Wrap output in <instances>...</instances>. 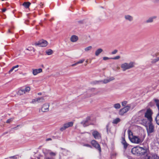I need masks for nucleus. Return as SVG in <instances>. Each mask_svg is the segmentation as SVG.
Segmentation results:
<instances>
[{
  "label": "nucleus",
  "mask_w": 159,
  "mask_h": 159,
  "mask_svg": "<svg viewBox=\"0 0 159 159\" xmlns=\"http://www.w3.org/2000/svg\"><path fill=\"white\" fill-rule=\"evenodd\" d=\"M85 61V59H83L79 60L77 62V63L78 64H80L82 63Z\"/></svg>",
  "instance_id": "32"
},
{
  "label": "nucleus",
  "mask_w": 159,
  "mask_h": 159,
  "mask_svg": "<svg viewBox=\"0 0 159 159\" xmlns=\"http://www.w3.org/2000/svg\"><path fill=\"white\" fill-rule=\"evenodd\" d=\"M129 140L131 142L136 144L141 143L143 141L139 137L136 136H134Z\"/></svg>",
  "instance_id": "8"
},
{
  "label": "nucleus",
  "mask_w": 159,
  "mask_h": 159,
  "mask_svg": "<svg viewBox=\"0 0 159 159\" xmlns=\"http://www.w3.org/2000/svg\"><path fill=\"white\" fill-rule=\"evenodd\" d=\"M128 131L129 138V139H130L132 137H133L134 136L133 135V133L130 130H128Z\"/></svg>",
  "instance_id": "23"
},
{
  "label": "nucleus",
  "mask_w": 159,
  "mask_h": 159,
  "mask_svg": "<svg viewBox=\"0 0 159 159\" xmlns=\"http://www.w3.org/2000/svg\"><path fill=\"white\" fill-rule=\"evenodd\" d=\"M26 50L30 51H33L34 52V48L32 47H28L26 49Z\"/></svg>",
  "instance_id": "29"
},
{
  "label": "nucleus",
  "mask_w": 159,
  "mask_h": 159,
  "mask_svg": "<svg viewBox=\"0 0 159 159\" xmlns=\"http://www.w3.org/2000/svg\"><path fill=\"white\" fill-rule=\"evenodd\" d=\"M159 61V57H157L156 58L152 60L151 61V63L152 64H154Z\"/></svg>",
  "instance_id": "28"
},
{
  "label": "nucleus",
  "mask_w": 159,
  "mask_h": 159,
  "mask_svg": "<svg viewBox=\"0 0 159 159\" xmlns=\"http://www.w3.org/2000/svg\"><path fill=\"white\" fill-rule=\"evenodd\" d=\"M152 20H147V23H151L152 22Z\"/></svg>",
  "instance_id": "47"
},
{
  "label": "nucleus",
  "mask_w": 159,
  "mask_h": 159,
  "mask_svg": "<svg viewBox=\"0 0 159 159\" xmlns=\"http://www.w3.org/2000/svg\"><path fill=\"white\" fill-rule=\"evenodd\" d=\"M49 104L48 103H46L44 104L42 106L39 111H41L43 112H47L49 110Z\"/></svg>",
  "instance_id": "9"
},
{
  "label": "nucleus",
  "mask_w": 159,
  "mask_h": 159,
  "mask_svg": "<svg viewBox=\"0 0 159 159\" xmlns=\"http://www.w3.org/2000/svg\"><path fill=\"white\" fill-rule=\"evenodd\" d=\"M156 18V17H155V16L152 17H151L150 18L149 20H152L153 19H155Z\"/></svg>",
  "instance_id": "42"
},
{
  "label": "nucleus",
  "mask_w": 159,
  "mask_h": 159,
  "mask_svg": "<svg viewBox=\"0 0 159 159\" xmlns=\"http://www.w3.org/2000/svg\"><path fill=\"white\" fill-rule=\"evenodd\" d=\"M121 143L124 146V147L125 149H126L127 148L128 144L127 143L124 138H122V140Z\"/></svg>",
  "instance_id": "18"
},
{
  "label": "nucleus",
  "mask_w": 159,
  "mask_h": 159,
  "mask_svg": "<svg viewBox=\"0 0 159 159\" xmlns=\"http://www.w3.org/2000/svg\"><path fill=\"white\" fill-rule=\"evenodd\" d=\"M78 63H77V62H76V63H74V64H72V65H71V66H75L77 65H78Z\"/></svg>",
  "instance_id": "43"
},
{
  "label": "nucleus",
  "mask_w": 159,
  "mask_h": 159,
  "mask_svg": "<svg viewBox=\"0 0 159 159\" xmlns=\"http://www.w3.org/2000/svg\"><path fill=\"white\" fill-rule=\"evenodd\" d=\"M38 95H42V93L40 92L39 93H38Z\"/></svg>",
  "instance_id": "48"
},
{
  "label": "nucleus",
  "mask_w": 159,
  "mask_h": 159,
  "mask_svg": "<svg viewBox=\"0 0 159 159\" xmlns=\"http://www.w3.org/2000/svg\"><path fill=\"white\" fill-rule=\"evenodd\" d=\"M46 53L48 55H51L53 53V51L51 49H49L46 51Z\"/></svg>",
  "instance_id": "26"
},
{
  "label": "nucleus",
  "mask_w": 159,
  "mask_h": 159,
  "mask_svg": "<svg viewBox=\"0 0 159 159\" xmlns=\"http://www.w3.org/2000/svg\"><path fill=\"white\" fill-rule=\"evenodd\" d=\"M116 68H117V69L119 70L120 69V68L118 66V67H117Z\"/></svg>",
  "instance_id": "49"
},
{
  "label": "nucleus",
  "mask_w": 159,
  "mask_h": 159,
  "mask_svg": "<svg viewBox=\"0 0 159 159\" xmlns=\"http://www.w3.org/2000/svg\"><path fill=\"white\" fill-rule=\"evenodd\" d=\"M110 58L107 57H104L103 58V59L104 60H106L109 59Z\"/></svg>",
  "instance_id": "38"
},
{
  "label": "nucleus",
  "mask_w": 159,
  "mask_h": 159,
  "mask_svg": "<svg viewBox=\"0 0 159 159\" xmlns=\"http://www.w3.org/2000/svg\"><path fill=\"white\" fill-rule=\"evenodd\" d=\"M50 154L51 155L54 156L55 155V154L54 152H51L50 153Z\"/></svg>",
  "instance_id": "45"
},
{
  "label": "nucleus",
  "mask_w": 159,
  "mask_h": 159,
  "mask_svg": "<svg viewBox=\"0 0 159 159\" xmlns=\"http://www.w3.org/2000/svg\"><path fill=\"white\" fill-rule=\"evenodd\" d=\"M9 32H10V30H9Z\"/></svg>",
  "instance_id": "52"
},
{
  "label": "nucleus",
  "mask_w": 159,
  "mask_h": 159,
  "mask_svg": "<svg viewBox=\"0 0 159 159\" xmlns=\"http://www.w3.org/2000/svg\"><path fill=\"white\" fill-rule=\"evenodd\" d=\"M128 102L127 101H125L122 102H121V104L122 106L125 107L127 104Z\"/></svg>",
  "instance_id": "33"
},
{
  "label": "nucleus",
  "mask_w": 159,
  "mask_h": 159,
  "mask_svg": "<svg viewBox=\"0 0 159 159\" xmlns=\"http://www.w3.org/2000/svg\"><path fill=\"white\" fill-rule=\"evenodd\" d=\"M153 112L152 110L149 108L148 109L145 113V117L147 118L148 122H152V115Z\"/></svg>",
  "instance_id": "3"
},
{
  "label": "nucleus",
  "mask_w": 159,
  "mask_h": 159,
  "mask_svg": "<svg viewBox=\"0 0 159 159\" xmlns=\"http://www.w3.org/2000/svg\"><path fill=\"white\" fill-rule=\"evenodd\" d=\"M103 49L101 48H99L97 49L95 52V55L98 56L99 54L103 52Z\"/></svg>",
  "instance_id": "20"
},
{
  "label": "nucleus",
  "mask_w": 159,
  "mask_h": 159,
  "mask_svg": "<svg viewBox=\"0 0 159 159\" xmlns=\"http://www.w3.org/2000/svg\"><path fill=\"white\" fill-rule=\"evenodd\" d=\"M46 159H50L49 158H46Z\"/></svg>",
  "instance_id": "51"
},
{
  "label": "nucleus",
  "mask_w": 159,
  "mask_h": 159,
  "mask_svg": "<svg viewBox=\"0 0 159 159\" xmlns=\"http://www.w3.org/2000/svg\"><path fill=\"white\" fill-rule=\"evenodd\" d=\"M84 146H86L88 147H90L91 146L89 144H85L84 145Z\"/></svg>",
  "instance_id": "40"
},
{
  "label": "nucleus",
  "mask_w": 159,
  "mask_h": 159,
  "mask_svg": "<svg viewBox=\"0 0 159 159\" xmlns=\"http://www.w3.org/2000/svg\"><path fill=\"white\" fill-rule=\"evenodd\" d=\"M109 124L108 123L107 124V125L106 126V129H107V131H108V128H109Z\"/></svg>",
  "instance_id": "39"
},
{
  "label": "nucleus",
  "mask_w": 159,
  "mask_h": 159,
  "mask_svg": "<svg viewBox=\"0 0 159 159\" xmlns=\"http://www.w3.org/2000/svg\"><path fill=\"white\" fill-rule=\"evenodd\" d=\"M79 39L78 37L75 35H72L70 38V41L73 43L76 42Z\"/></svg>",
  "instance_id": "16"
},
{
  "label": "nucleus",
  "mask_w": 159,
  "mask_h": 159,
  "mask_svg": "<svg viewBox=\"0 0 159 159\" xmlns=\"http://www.w3.org/2000/svg\"><path fill=\"white\" fill-rule=\"evenodd\" d=\"M45 101L43 97H39L32 100L31 103H36L43 102Z\"/></svg>",
  "instance_id": "10"
},
{
  "label": "nucleus",
  "mask_w": 159,
  "mask_h": 159,
  "mask_svg": "<svg viewBox=\"0 0 159 159\" xmlns=\"http://www.w3.org/2000/svg\"><path fill=\"white\" fill-rule=\"evenodd\" d=\"M81 124L83 125L84 127H86L89 125L88 121L87 120H85L81 122Z\"/></svg>",
  "instance_id": "21"
},
{
  "label": "nucleus",
  "mask_w": 159,
  "mask_h": 159,
  "mask_svg": "<svg viewBox=\"0 0 159 159\" xmlns=\"http://www.w3.org/2000/svg\"><path fill=\"white\" fill-rule=\"evenodd\" d=\"M134 62L131 61L129 63L124 62L122 63L120 65V67L123 71H125L134 67Z\"/></svg>",
  "instance_id": "2"
},
{
  "label": "nucleus",
  "mask_w": 159,
  "mask_h": 159,
  "mask_svg": "<svg viewBox=\"0 0 159 159\" xmlns=\"http://www.w3.org/2000/svg\"><path fill=\"white\" fill-rule=\"evenodd\" d=\"M91 144L96 148L98 149L99 152L101 151V148L98 143L95 140H92L91 142Z\"/></svg>",
  "instance_id": "12"
},
{
  "label": "nucleus",
  "mask_w": 159,
  "mask_h": 159,
  "mask_svg": "<svg viewBox=\"0 0 159 159\" xmlns=\"http://www.w3.org/2000/svg\"><path fill=\"white\" fill-rule=\"evenodd\" d=\"M158 55V53H155L154 54H153V55H152V56L153 57H156V56H157Z\"/></svg>",
  "instance_id": "44"
},
{
  "label": "nucleus",
  "mask_w": 159,
  "mask_h": 159,
  "mask_svg": "<svg viewBox=\"0 0 159 159\" xmlns=\"http://www.w3.org/2000/svg\"><path fill=\"white\" fill-rule=\"evenodd\" d=\"M18 94L19 95H23L25 93V91H24V89H21L19 90L18 91Z\"/></svg>",
  "instance_id": "22"
},
{
  "label": "nucleus",
  "mask_w": 159,
  "mask_h": 159,
  "mask_svg": "<svg viewBox=\"0 0 159 159\" xmlns=\"http://www.w3.org/2000/svg\"><path fill=\"white\" fill-rule=\"evenodd\" d=\"M120 58V56H117L113 58H111V59L113 60H117L118 59Z\"/></svg>",
  "instance_id": "35"
},
{
  "label": "nucleus",
  "mask_w": 159,
  "mask_h": 159,
  "mask_svg": "<svg viewBox=\"0 0 159 159\" xmlns=\"http://www.w3.org/2000/svg\"><path fill=\"white\" fill-rule=\"evenodd\" d=\"M31 5V3L29 2H25L22 4V5L26 9L29 8Z\"/></svg>",
  "instance_id": "19"
},
{
  "label": "nucleus",
  "mask_w": 159,
  "mask_h": 159,
  "mask_svg": "<svg viewBox=\"0 0 159 159\" xmlns=\"http://www.w3.org/2000/svg\"><path fill=\"white\" fill-rule=\"evenodd\" d=\"M152 122H147L146 125H148V127H147V129L148 134L151 133L154 131V126L152 123Z\"/></svg>",
  "instance_id": "6"
},
{
  "label": "nucleus",
  "mask_w": 159,
  "mask_h": 159,
  "mask_svg": "<svg viewBox=\"0 0 159 159\" xmlns=\"http://www.w3.org/2000/svg\"><path fill=\"white\" fill-rule=\"evenodd\" d=\"M92 134L96 139H99L101 137L100 134L96 130L93 131L92 132Z\"/></svg>",
  "instance_id": "14"
},
{
  "label": "nucleus",
  "mask_w": 159,
  "mask_h": 159,
  "mask_svg": "<svg viewBox=\"0 0 159 159\" xmlns=\"http://www.w3.org/2000/svg\"><path fill=\"white\" fill-rule=\"evenodd\" d=\"M48 43L46 40L42 39L40 40L38 42H35L34 45L35 46H39L42 47H45L46 46Z\"/></svg>",
  "instance_id": "5"
},
{
  "label": "nucleus",
  "mask_w": 159,
  "mask_h": 159,
  "mask_svg": "<svg viewBox=\"0 0 159 159\" xmlns=\"http://www.w3.org/2000/svg\"><path fill=\"white\" fill-rule=\"evenodd\" d=\"M118 52V50L115 49L111 52V54H115Z\"/></svg>",
  "instance_id": "36"
},
{
  "label": "nucleus",
  "mask_w": 159,
  "mask_h": 159,
  "mask_svg": "<svg viewBox=\"0 0 159 159\" xmlns=\"http://www.w3.org/2000/svg\"><path fill=\"white\" fill-rule=\"evenodd\" d=\"M74 122L72 121L66 123L64 124L63 126L60 128V130L62 131L69 127L72 126Z\"/></svg>",
  "instance_id": "7"
},
{
  "label": "nucleus",
  "mask_w": 159,
  "mask_h": 159,
  "mask_svg": "<svg viewBox=\"0 0 159 159\" xmlns=\"http://www.w3.org/2000/svg\"><path fill=\"white\" fill-rule=\"evenodd\" d=\"M131 106V104H129L126 106L120 109L119 112V115L123 116L125 113L127 112L130 109Z\"/></svg>",
  "instance_id": "4"
},
{
  "label": "nucleus",
  "mask_w": 159,
  "mask_h": 159,
  "mask_svg": "<svg viewBox=\"0 0 159 159\" xmlns=\"http://www.w3.org/2000/svg\"><path fill=\"white\" fill-rule=\"evenodd\" d=\"M32 74L34 75H36L42 72L43 70L41 68L38 69H32Z\"/></svg>",
  "instance_id": "15"
},
{
  "label": "nucleus",
  "mask_w": 159,
  "mask_h": 159,
  "mask_svg": "<svg viewBox=\"0 0 159 159\" xmlns=\"http://www.w3.org/2000/svg\"><path fill=\"white\" fill-rule=\"evenodd\" d=\"M113 107L116 109H120L121 107L119 103H117L114 104Z\"/></svg>",
  "instance_id": "24"
},
{
  "label": "nucleus",
  "mask_w": 159,
  "mask_h": 159,
  "mask_svg": "<svg viewBox=\"0 0 159 159\" xmlns=\"http://www.w3.org/2000/svg\"><path fill=\"white\" fill-rule=\"evenodd\" d=\"M24 91H25V93H29L30 90V88L29 87H26L25 88V89H24Z\"/></svg>",
  "instance_id": "30"
},
{
  "label": "nucleus",
  "mask_w": 159,
  "mask_h": 159,
  "mask_svg": "<svg viewBox=\"0 0 159 159\" xmlns=\"http://www.w3.org/2000/svg\"><path fill=\"white\" fill-rule=\"evenodd\" d=\"M88 92L90 94V96L96 95L98 93V90L94 88L91 89Z\"/></svg>",
  "instance_id": "13"
},
{
  "label": "nucleus",
  "mask_w": 159,
  "mask_h": 159,
  "mask_svg": "<svg viewBox=\"0 0 159 159\" xmlns=\"http://www.w3.org/2000/svg\"><path fill=\"white\" fill-rule=\"evenodd\" d=\"M52 140V139H51V138H48V139H46V141H49V140Z\"/></svg>",
  "instance_id": "46"
},
{
  "label": "nucleus",
  "mask_w": 159,
  "mask_h": 159,
  "mask_svg": "<svg viewBox=\"0 0 159 159\" xmlns=\"http://www.w3.org/2000/svg\"><path fill=\"white\" fill-rule=\"evenodd\" d=\"M147 150L146 149L137 146L132 148L131 152L134 155L139 156L144 154L147 152Z\"/></svg>",
  "instance_id": "1"
},
{
  "label": "nucleus",
  "mask_w": 159,
  "mask_h": 159,
  "mask_svg": "<svg viewBox=\"0 0 159 159\" xmlns=\"http://www.w3.org/2000/svg\"><path fill=\"white\" fill-rule=\"evenodd\" d=\"M115 79L113 77H110L107 78V79H104L103 80L96 81L95 82L96 84H98L99 82H102L104 84L107 83L111 81L114 80Z\"/></svg>",
  "instance_id": "11"
},
{
  "label": "nucleus",
  "mask_w": 159,
  "mask_h": 159,
  "mask_svg": "<svg viewBox=\"0 0 159 159\" xmlns=\"http://www.w3.org/2000/svg\"><path fill=\"white\" fill-rule=\"evenodd\" d=\"M7 10L6 8H4L2 9V11L3 12H5Z\"/></svg>",
  "instance_id": "41"
},
{
  "label": "nucleus",
  "mask_w": 159,
  "mask_h": 159,
  "mask_svg": "<svg viewBox=\"0 0 159 159\" xmlns=\"http://www.w3.org/2000/svg\"><path fill=\"white\" fill-rule=\"evenodd\" d=\"M92 48V46H89L88 47L85 48L84 49V51L86 52H88L89 51H90Z\"/></svg>",
  "instance_id": "27"
},
{
  "label": "nucleus",
  "mask_w": 159,
  "mask_h": 159,
  "mask_svg": "<svg viewBox=\"0 0 159 159\" xmlns=\"http://www.w3.org/2000/svg\"><path fill=\"white\" fill-rule=\"evenodd\" d=\"M20 66L18 65H16L15 66H13L12 68L11 69V70L8 71V73L9 74H11V73L14 70L15 72L18 71V69L17 68Z\"/></svg>",
  "instance_id": "17"
},
{
  "label": "nucleus",
  "mask_w": 159,
  "mask_h": 159,
  "mask_svg": "<svg viewBox=\"0 0 159 159\" xmlns=\"http://www.w3.org/2000/svg\"><path fill=\"white\" fill-rule=\"evenodd\" d=\"M125 18L127 20H131L133 19L132 17L129 15L125 16Z\"/></svg>",
  "instance_id": "31"
},
{
  "label": "nucleus",
  "mask_w": 159,
  "mask_h": 159,
  "mask_svg": "<svg viewBox=\"0 0 159 159\" xmlns=\"http://www.w3.org/2000/svg\"><path fill=\"white\" fill-rule=\"evenodd\" d=\"M120 118H117L115 119H114L112 121V123L114 124H117L119 122H120Z\"/></svg>",
  "instance_id": "25"
},
{
  "label": "nucleus",
  "mask_w": 159,
  "mask_h": 159,
  "mask_svg": "<svg viewBox=\"0 0 159 159\" xmlns=\"http://www.w3.org/2000/svg\"><path fill=\"white\" fill-rule=\"evenodd\" d=\"M19 157L18 156H17V155H16V156H11V157H9V158H12L13 159H16L18 158Z\"/></svg>",
  "instance_id": "34"
},
{
  "label": "nucleus",
  "mask_w": 159,
  "mask_h": 159,
  "mask_svg": "<svg viewBox=\"0 0 159 159\" xmlns=\"http://www.w3.org/2000/svg\"><path fill=\"white\" fill-rule=\"evenodd\" d=\"M13 119L12 118L9 119L7 120L6 122L7 123H10L13 120Z\"/></svg>",
  "instance_id": "37"
},
{
  "label": "nucleus",
  "mask_w": 159,
  "mask_h": 159,
  "mask_svg": "<svg viewBox=\"0 0 159 159\" xmlns=\"http://www.w3.org/2000/svg\"><path fill=\"white\" fill-rule=\"evenodd\" d=\"M42 6H43V4H42Z\"/></svg>",
  "instance_id": "53"
},
{
  "label": "nucleus",
  "mask_w": 159,
  "mask_h": 159,
  "mask_svg": "<svg viewBox=\"0 0 159 159\" xmlns=\"http://www.w3.org/2000/svg\"><path fill=\"white\" fill-rule=\"evenodd\" d=\"M88 62V60L87 59L86 61V62L87 63Z\"/></svg>",
  "instance_id": "50"
}]
</instances>
